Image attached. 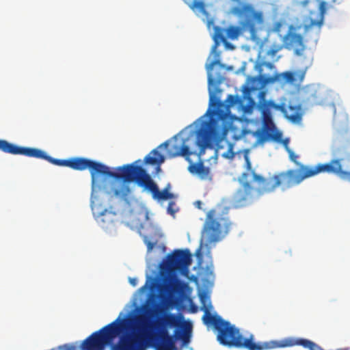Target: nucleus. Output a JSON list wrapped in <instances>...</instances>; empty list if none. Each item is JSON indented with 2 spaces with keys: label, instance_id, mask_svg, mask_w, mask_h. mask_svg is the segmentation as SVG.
Returning a JSON list of instances; mask_svg holds the SVG:
<instances>
[{
  "label": "nucleus",
  "instance_id": "nucleus-1",
  "mask_svg": "<svg viewBox=\"0 0 350 350\" xmlns=\"http://www.w3.org/2000/svg\"><path fill=\"white\" fill-rule=\"evenodd\" d=\"M211 303L206 304V325L213 326L217 331V339L219 342L228 347H236L247 350H269L277 348L300 345L309 350H323L319 345L306 338H287L282 340H270L256 342L254 334H250L244 336L240 331L230 322L221 319L218 315H213L208 309ZM337 350H350L349 348Z\"/></svg>",
  "mask_w": 350,
  "mask_h": 350
},
{
  "label": "nucleus",
  "instance_id": "nucleus-2",
  "mask_svg": "<svg viewBox=\"0 0 350 350\" xmlns=\"http://www.w3.org/2000/svg\"><path fill=\"white\" fill-rule=\"evenodd\" d=\"M142 161L138 159L132 163L118 167L116 168L117 172H112L111 173V178L122 180L124 182V183L120 185V187L111 188L109 192L111 196L126 201L131 189L125 183H135L138 186L150 191L154 200L160 201L172 198L173 194L168 191L170 185L163 190L159 191L157 185L152 179L150 175L147 173L143 167L138 165Z\"/></svg>",
  "mask_w": 350,
  "mask_h": 350
},
{
  "label": "nucleus",
  "instance_id": "nucleus-3",
  "mask_svg": "<svg viewBox=\"0 0 350 350\" xmlns=\"http://www.w3.org/2000/svg\"><path fill=\"white\" fill-rule=\"evenodd\" d=\"M248 170L252 175L253 180L258 183V187L254 189L249 182L245 181L243 183V189L238 190L235 195V201L240 206L251 204L263 195L275 191L279 187L282 191H285L300 184L299 177L296 180L293 178L295 172L293 170L281 172L268 178H264L257 174L255 170L251 168L250 163H248ZM247 176L248 174L243 173L242 178L247 180Z\"/></svg>",
  "mask_w": 350,
  "mask_h": 350
},
{
  "label": "nucleus",
  "instance_id": "nucleus-4",
  "mask_svg": "<svg viewBox=\"0 0 350 350\" xmlns=\"http://www.w3.org/2000/svg\"><path fill=\"white\" fill-rule=\"evenodd\" d=\"M0 150L11 154H21L29 157L41 159L58 166H67L72 170L83 171L89 169L92 183L94 185L98 175L110 177L111 171L107 165L83 157H74L68 159H58L48 155L44 151L31 147H22L12 144L5 139H0Z\"/></svg>",
  "mask_w": 350,
  "mask_h": 350
},
{
  "label": "nucleus",
  "instance_id": "nucleus-5",
  "mask_svg": "<svg viewBox=\"0 0 350 350\" xmlns=\"http://www.w3.org/2000/svg\"><path fill=\"white\" fill-rule=\"evenodd\" d=\"M226 105L217 102V109H208L207 113L216 116L217 119L211 118L208 121L204 122L201 129L197 134L196 144L200 148L202 152L208 146L210 141H220L226 133V129L224 126L223 120L228 118L230 108L239 102L237 96L230 94L226 100Z\"/></svg>",
  "mask_w": 350,
  "mask_h": 350
},
{
  "label": "nucleus",
  "instance_id": "nucleus-6",
  "mask_svg": "<svg viewBox=\"0 0 350 350\" xmlns=\"http://www.w3.org/2000/svg\"><path fill=\"white\" fill-rule=\"evenodd\" d=\"M230 12L241 18L242 21L240 22V26L230 25L226 29L227 38L232 40H237L245 31H248L251 38L256 39L258 29L264 23L262 12L255 10L250 3L232 7Z\"/></svg>",
  "mask_w": 350,
  "mask_h": 350
},
{
  "label": "nucleus",
  "instance_id": "nucleus-7",
  "mask_svg": "<svg viewBox=\"0 0 350 350\" xmlns=\"http://www.w3.org/2000/svg\"><path fill=\"white\" fill-rule=\"evenodd\" d=\"M326 9V2L321 1L319 11H310L308 16H304L301 18H297L295 21L290 25L289 31L284 38L285 44L289 46L303 48V36L295 32L303 29V34L306 36L310 30L315 26L318 27L319 31L323 24Z\"/></svg>",
  "mask_w": 350,
  "mask_h": 350
},
{
  "label": "nucleus",
  "instance_id": "nucleus-8",
  "mask_svg": "<svg viewBox=\"0 0 350 350\" xmlns=\"http://www.w3.org/2000/svg\"><path fill=\"white\" fill-rule=\"evenodd\" d=\"M191 262L189 250H175L166 256L161 264V269L170 273H179L188 278Z\"/></svg>",
  "mask_w": 350,
  "mask_h": 350
},
{
  "label": "nucleus",
  "instance_id": "nucleus-9",
  "mask_svg": "<svg viewBox=\"0 0 350 350\" xmlns=\"http://www.w3.org/2000/svg\"><path fill=\"white\" fill-rule=\"evenodd\" d=\"M285 105V103L276 104L272 100H265V92H259V107L262 111L265 122L268 125V122H269L271 126L269 127L270 131H267L266 134L260 133L259 140L260 142H264L267 139H271L275 142H280L282 140V133L275 131V127L271 121V109H273L277 111H280L284 113Z\"/></svg>",
  "mask_w": 350,
  "mask_h": 350
},
{
  "label": "nucleus",
  "instance_id": "nucleus-10",
  "mask_svg": "<svg viewBox=\"0 0 350 350\" xmlns=\"http://www.w3.org/2000/svg\"><path fill=\"white\" fill-rule=\"evenodd\" d=\"M342 159H332L329 163H319L314 166H301L300 170L303 174L299 176L300 183L305 179L314 176L320 173L334 174L344 176L347 172L342 170Z\"/></svg>",
  "mask_w": 350,
  "mask_h": 350
},
{
  "label": "nucleus",
  "instance_id": "nucleus-11",
  "mask_svg": "<svg viewBox=\"0 0 350 350\" xmlns=\"http://www.w3.org/2000/svg\"><path fill=\"white\" fill-rule=\"evenodd\" d=\"M228 224L226 220H206L203 229V237L206 245L221 240L228 233Z\"/></svg>",
  "mask_w": 350,
  "mask_h": 350
},
{
  "label": "nucleus",
  "instance_id": "nucleus-12",
  "mask_svg": "<svg viewBox=\"0 0 350 350\" xmlns=\"http://www.w3.org/2000/svg\"><path fill=\"white\" fill-rule=\"evenodd\" d=\"M306 70H296L294 72L286 71L281 74L275 73L272 76L266 75H260V81L264 84H269L274 83L276 81H280L282 78L285 82L288 83H301L305 77Z\"/></svg>",
  "mask_w": 350,
  "mask_h": 350
},
{
  "label": "nucleus",
  "instance_id": "nucleus-13",
  "mask_svg": "<svg viewBox=\"0 0 350 350\" xmlns=\"http://www.w3.org/2000/svg\"><path fill=\"white\" fill-rule=\"evenodd\" d=\"M187 139L174 137L168 149V156L174 158L179 156L189 157L192 154L186 142Z\"/></svg>",
  "mask_w": 350,
  "mask_h": 350
},
{
  "label": "nucleus",
  "instance_id": "nucleus-14",
  "mask_svg": "<svg viewBox=\"0 0 350 350\" xmlns=\"http://www.w3.org/2000/svg\"><path fill=\"white\" fill-rule=\"evenodd\" d=\"M284 117L293 122H299L302 119V107L300 104L290 101L285 105L284 111Z\"/></svg>",
  "mask_w": 350,
  "mask_h": 350
},
{
  "label": "nucleus",
  "instance_id": "nucleus-15",
  "mask_svg": "<svg viewBox=\"0 0 350 350\" xmlns=\"http://www.w3.org/2000/svg\"><path fill=\"white\" fill-rule=\"evenodd\" d=\"M165 161V157L161 154L157 148L152 150L144 159V163L151 165H156V174L161 171V165Z\"/></svg>",
  "mask_w": 350,
  "mask_h": 350
},
{
  "label": "nucleus",
  "instance_id": "nucleus-16",
  "mask_svg": "<svg viewBox=\"0 0 350 350\" xmlns=\"http://www.w3.org/2000/svg\"><path fill=\"white\" fill-rule=\"evenodd\" d=\"M189 170L191 173L197 174L202 180H211L210 168L204 166L201 161L191 165Z\"/></svg>",
  "mask_w": 350,
  "mask_h": 350
},
{
  "label": "nucleus",
  "instance_id": "nucleus-17",
  "mask_svg": "<svg viewBox=\"0 0 350 350\" xmlns=\"http://www.w3.org/2000/svg\"><path fill=\"white\" fill-rule=\"evenodd\" d=\"M229 207L224 204H217L214 208L209 211L206 214V219H225L228 214Z\"/></svg>",
  "mask_w": 350,
  "mask_h": 350
},
{
  "label": "nucleus",
  "instance_id": "nucleus-18",
  "mask_svg": "<svg viewBox=\"0 0 350 350\" xmlns=\"http://www.w3.org/2000/svg\"><path fill=\"white\" fill-rule=\"evenodd\" d=\"M287 152L288 153L289 158L291 161H293L297 166V169H290L289 170L295 171V174L293 175V178L296 180L297 177H299L303 172L300 170L301 166H308L307 165H304L298 161L299 156L296 154L293 150H291L289 148H287Z\"/></svg>",
  "mask_w": 350,
  "mask_h": 350
},
{
  "label": "nucleus",
  "instance_id": "nucleus-19",
  "mask_svg": "<svg viewBox=\"0 0 350 350\" xmlns=\"http://www.w3.org/2000/svg\"><path fill=\"white\" fill-rule=\"evenodd\" d=\"M187 284L178 280H174L170 282L166 285V290L168 293H180L184 288L187 287Z\"/></svg>",
  "mask_w": 350,
  "mask_h": 350
},
{
  "label": "nucleus",
  "instance_id": "nucleus-20",
  "mask_svg": "<svg viewBox=\"0 0 350 350\" xmlns=\"http://www.w3.org/2000/svg\"><path fill=\"white\" fill-rule=\"evenodd\" d=\"M226 29L216 27L215 28L214 40L216 42L220 41L225 44H227V37L225 36Z\"/></svg>",
  "mask_w": 350,
  "mask_h": 350
},
{
  "label": "nucleus",
  "instance_id": "nucleus-21",
  "mask_svg": "<svg viewBox=\"0 0 350 350\" xmlns=\"http://www.w3.org/2000/svg\"><path fill=\"white\" fill-rule=\"evenodd\" d=\"M189 8L193 10H199L203 14L206 12V5L202 1L193 0L189 4Z\"/></svg>",
  "mask_w": 350,
  "mask_h": 350
},
{
  "label": "nucleus",
  "instance_id": "nucleus-22",
  "mask_svg": "<svg viewBox=\"0 0 350 350\" xmlns=\"http://www.w3.org/2000/svg\"><path fill=\"white\" fill-rule=\"evenodd\" d=\"M213 265L212 262L208 265L204 269V276L206 278V280H213L215 278L214 271H213Z\"/></svg>",
  "mask_w": 350,
  "mask_h": 350
},
{
  "label": "nucleus",
  "instance_id": "nucleus-23",
  "mask_svg": "<svg viewBox=\"0 0 350 350\" xmlns=\"http://www.w3.org/2000/svg\"><path fill=\"white\" fill-rule=\"evenodd\" d=\"M217 64H220V62L219 60L218 59H215V60H213L209 64H208L206 66V70H207V72H208V81L209 83H211L212 81V77H211V75L210 74V72L212 71V70L213 69V67L217 65Z\"/></svg>",
  "mask_w": 350,
  "mask_h": 350
},
{
  "label": "nucleus",
  "instance_id": "nucleus-24",
  "mask_svg": "<svg viewBox=\"0 0 350 350\" xmlns=\"http://www.w3.org/2000/svg\"><path fill=\"white\" fill-rule=\"evenodd\" d=\"M262 66H265L271 70L274 68L273 64L271 62H262L260 64H258L257 67H258V72H259L258 77H259L260 80V75H264L262 73Z\"/></svg>",
  "mask_w": 350,
  "mask_h": 350
},
{
  "label": "nucleus",
  "instance_id": "nucleus-25",
  "mask_svg": "<svg viewBox=\"0 0 350 350\" xmlns=\"http://www.w3.org/2000/svg\"><path fill=\"white\" fill-rule=\"evenodd\" d=\"M282 49V46L280 44H273L267 51V54L269 56L273 57L275 55Z\"/></svg>",
  "mask_w": 350,
  "mask_h": 350
},
{
  "label": "nucleus",
  "instance_id": "nucleus-26",
  "mask_svg": "<svg viewBox=\"0 0 350 350\" xmlns=\"http://www.w3.org/2000/svg\"><path fill=\"white\" fill-rule=\"evenodd\" d=\"M175 205L176 204L174 202H170L167 206V213L172 217H174V215L176 213V210L174 209Z\"/></svg>",
  "mask_w": 350,
  "mask_h": 350
},
{
  "label": "nucleus",
  "instance_id": "nucleus-27",
  "mask_svg": "<svg viewBox=\"0 0 350 350\" xmlns=\"http://www.w3.org/2000/svg\"><path fill=\"white\" fill-rule=\"evenodd\" d=\"M282 23L281 21H276L273 24L272 31L279 33L281 31Z\"/></svg>",
  "mask_w": 350,
  "mask_h": 350
},
{
  "label": "nucleus",
  "instance_id": "nucleus-28",
  "mask_svg": "<svg viewBox=\"0 0 350 350\" xmlns=\"http://www.w3.org/2000/svg\"><path fill=\"white\" fill-rule=\"evenodd\" d=\"M202 243L200 244V247L196 252V256L199 261V263H200L201 261L202 260Z\"/></svg>",
  "mask_w": 350,
  "mask_h": 350
},
{
  "label": "nucleus",
  "instance_id": "nucleus-29",
  "mask_svg": "<svg viewBox=\"0 0 350 350\" xmlns=\"http://www.w3.org/2000/svg\"><path fill=\"white\" fill-rule=\"evenodd\" d=\"M144 241H145V243L146 244L148 251L150 252L153 249L154 243L150 242V241H148L146 239V237L145 238Z\"/></svg>",
  "mask_w": 350,
  "mask_h": 350
},
{
  "label": "nucleus",
  "instance_id": "nucleus-30",
  "mask_svg": "<svg viewBox=\"0 0 350 350\" xmlns=\"http://www.w3.org/2000/svg\"><path fill=\"white\" fill-rule=\"evenodd\" d=\"M202 202L200 200H198L194 202L195 206L199 209L202 208Z\"/></svg>",
  "mask_w": 350,
  "mask_h": 350
},
{
  "label": "nucleus",
  "instance_id": "nucleus-31",
  "mask_svg": "<svg viewBox=\"0 0 350 350\" xmlns=\"http://www.w3.org/2000/svg\"><path fill=\"white\" fill-rule=\"evenodd\" d=\"M129 282L132 286H135L137 285V280L136 278H130Z\"/></svg>",
  "mask_w": 350,
  "mask_h": 350
},
{
  "label": "nucleus",
  "instance_id": "nucleus-32",
  "mask_svg": "<svg viewBox=\"0 0 350 350\" xmlns=\"http://www.w3.org/2000/svg\"><path fill=\"white\" fill-rule=\"evenodd\" d=\"M288 139H286L283 141V144L286 147V150H287V148H288Z\"/></svg>",
  "mask_w": 350,
  "mask_h": 350
},
{
  "label": "nucleus",
  "instance_id": "nucleus-33",
  "mask_svg": "<svg viewBox=\"0 0 350 350\" xmlns=\"http://www.w3.org/2000/svg\"><path fill=\"white\" fill-rule=\"evenodd\" d=\"M165 146V148H167L168 146H169V142H165L163 144H161L159 148L161 147V146Z\"/></svg>",
  "mask_w": 350,
  "mask_h": 350
},
{
  "label": "nucleus",
  "instance_id": "nucleus-34",
  "mask_svg": "<svg viewBox=\"0 0 350 350\" xmlns=\"http://www.w3.org/2000/svg\"><path fill=\"white\" fill-rule=\"evenodd\" d=\"M308 2H309V1H308V0H304V1H301V5H302L303 6H306V5L308 3Z\"/></svg>",
  "mask_w": 350,
  "mask_h": 350
},
{
  "label": "nucleus",
  "instance_id": "nucleus-35",
  "mask_svg": "<svg viewBox=\"0 0 350 350\" xmlns=\"http://www.w3.org/2000/svg\"><path fill=\"white\" fill-rule=\"evenodd\" d=\"M213 98H214L213 94V92H210V101H211V103L213 102Z\"/></svg>",
  "mask_w": 350,
  "mask_h": 350
},
{
  "label": "nucleus",
  "instance_id": "nucleus-36",
  "mask_svg": "<svg viewBox=\"0 0 350 350\" xmlns=\"http://www.w3.org/2000/svg\"><path fill=\"white\" fill-rule=\"evenodd\" d=\"M231 1H233V2H236V3H239L240 6H241V5L243 4V3H241V0H231Z\"/></svg>",
  "mask_w": 350,
  "mask_h": 350
},
{
  "label": "nucleus",
  "instance_id": "nucleus-37",
  "mask_svg": "<svg viewBox=\"0 0 350 350\" xmlns=\"http://www.w3.org/2000/svg\"><path fill=\"white\" fill-rule=\"evenodd\" d=\"M208 255L210 256V258H211V252H210V250H208Z\"/></svg>",
  "mask_w": 350,
  "mask_h": 350
},
{
  "label": "nucleus",
  "instance_id": "nucleus-38",
  "mask_svg": "<svg viewBox=\"0 0 350 350\" xmlns=\"http://www.w3.org/2000/svg\"><path fill=\"white\" fill-rule=\"evenodd\" d=\"M125 225H126V226H130V225H129V224L128 222L125 223Z\"/></svg>",
  "mask_w": 350,
  "mask_h": 350
}]
</instances>
